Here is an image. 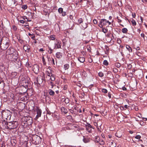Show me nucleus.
Segmentation results:
<instances>
[{
	"mask_svg": "<svg viewBox=\"0 0 147 147\" xmlns=\"http://www.w3.org/2000/svg\"><path fill=\"white\" fill-rule=\"evenodd\" d=\"M107 25V20L105 19L100 20L99 23V26L101 28H102L103 26H106Z\"/></svg>",
	"mask_w": 147,
	"mask_h": 147,
	"instance_id": "nucleus-7",
	"label": "nucleus"
},
{
	"mask_svg": "<svg viewBox=\"0 0 147 147\" xmlns=\"http://www.w3.org/2000/svg\"><path fill=\"white\" fill-rule=\"evenodd\" d=\"M18 41L19 42H20L21 44H24V41L22 39H20V38L19 39Z\"/></svg>",
	"mask_w": 147,
	"mask_h": 147,
	"instance_id": "nucleus-42",
	"label": "nucleus"
},
{
	"mask_svg": "<svg viewBox=\"0 0 147 147\" xmlns=\"http://www.w3.org/2000/svg\"><path fill=\"white\" fill-rule=\"evenodd\" d=\"M108 96L109 98H111V94L109 92L108 93Z\"/></svg>",
	"mask_w": 147,
	"mask_h": 147,
	"instance_id": "nucleus-56",
	"label": "nucleus"
},
{
	"mask_svg": "<svg viewBox=\"0 0 147 147\" xmlns=\"http://www.w3.org/2000/svg\"><path fill=\"white\" fill-rule=\"evenodd\" d=\"M115 66L116 67L119 68L121 66V64L119 63H116L115 64Z\"/></svg>",
	"mask_w": 147,
	"mask_h": 147,
	"instance_id": "nucleus-35",
	"label": "nucleus"
},
{
	"mask_svg": "<svg viewBox=\"0 0 147 147\" xmlns=\"http://www.w3.org/2000/svg\"><path fill=\"white\" fill-rule=\"evenodd\" d=\"M113 71H115V72H117V69L116 68H114L113 69Z\"/></svg>",
	"mask_w": 147,
	"mask_h": 147,
	"instance_id": "nucleus-61",
	"label": "nucleus"
},
{
	"mask_svg": "<svg viewBox=\"0 0 147 147\" xmlns=\"http://www.w3.org/2000/svg\"><path fill=\"white\" fill-rule=\"evenodd\" d=\"M36 81L34 82V83L38 84H40L42 83L43 82V78L41 76H38L36 78Z\"/></svg>",
	"mask_w": 147,
	"mask_h": 147,
	"instance_id": "nucleus-6",
	"label": "nucleus"
},
{
	"mask_svg": "<svg viewBox=\"0 0 147 147\" xmlns=\"http://www.w3.org/2000/svg\"><path fill=\"white\" fill-rule=\"evenodd\" d=\"M93 22L94 24H96L97 23V21L96 19H94L93 20Z\"/></svg>",
	"mask_w": 147,
	"mask_h": 147,
	"instance_id": "nucleus-46",
	"label": "nucleus"
},
{
	"mask_svg": "<svg viewBox=\"0 0 147 147\" xmlns=\"http://www.w3.org/2000/svg\"><path fill=\"white\" fill-rule=\"evenodd\" d=\"M46 74L48 76H50L51 74V71L50 70H49V71L48 70H47L46 71Z\"/></svg>",
	"mask_w": 147,
	"mask_h": 147,
	"instance_id": "nucleus-24",
	"label": "nucleus"
},
{
	"mask_svg": "<svg viewBox=\"0 0 147 147\" xmlns=\"http://www.w3.org/2000/svg\"><path fill=\"white\" fill-rule=\"evenodd\" d=\"M49 84L51 86V88H53L54 86V85H53V82H52V81L50 82H49Z\"/></svg>",
	"mask_w": 147,
	"mask_h": 147,
	"instance_id": "nucleus-40",
	"label": "nucleus"
},
{
	"mask_svg": "<svg viewBox=\"0 0 147 147\" xmlns=\"http://www.w3.org/2000/svg\"><path fill=\"white\" fill-rule=\"evenodd\" d=\"M109 145L111 147H115L116 146V143L113 141L109 143Z\"/></svg>",
	"mask_w": 147,
	"mask_h": 147,
	"instance_id": "nucleus-17",
	"label": "nucleus"
},
{
	"mask_svg": "<svg viewBox=\"0 0 147 147\" xmlns=\"http://www.w3.org/2000/svg\"><path fill=\"white\" fill-rule=\"evenodd\" d=\"M56 57L58 59L61 58L62 57L61 53L60 52H57L56 54Z\"/></svg>",
	"mask_w": 147,
	"mask_h": 147,
	"instance_id": "nucleus-18",
	"label": "nucleus"
},
{
	"mask_svg": "<svg viewBox=\"0 0 147 147\" xmlns=\"http://www.w3.org/2000/svg\"><path fill=\"white\" fill-rule=\"evenodd\" d=\"M17 51L15 49L13 48H10L6 52V55L7 56H9L13 54L14 53L16 52Z\"/></svg>",
	"mask_w": 147,
	"mask_h": 147,
	"instance_id": "nucleus-4",
	"label": "nucleus"
},
{
	"mask_svg": "<svg viewBox=\"0 0 147 147\" xmlns=\"http://www.w3.org/2000/svg\"><path fill=\"white\" fill-rule=\"evenodd\" d=\"M124 107L125 109H127L129 107V106L127 105H125Z\"/></svg>",
	"mask_w": 147,
	"mask_h": 147,
	"instance_id": "nucleus-55",
	"label": "nucleus"
},
{
	"mask_svg": "<svg viewBox=\"0 0 147 147\" xmlns=\"http://www.w3.org/2000/svg\"><path fill=\"white\" fill-rule=\"evenodd\" d=\"M64 67L65 70L67 69L69 67V65L68 64H66L64 65Z\"/></svg>",
	"mask_w": 147,
	"mask_h": 147,
	"instance_id": "nucleus-26",
	"label": "nucleus"
},
{
	"mask_svg": "<svg viewBox=\"0 0 147 147\" xmlns=\"http://www.w3.org/2000/svg\"><path fill=\"white\" fill-rule=\"evenodd\" d=\"M98 142L99 143V144L101 145H103L105 144V142L103 140H100L99 142L98 141Z\"/></svg>",
	"mask_w": 147,
	"mask_h": 147,
	"instance_id": "nucleus-34",
	"label": "nucleus"
},
{
	"mask_svg": "<svg viewBox=\"0 0 147 147\" xmlns=\"http://www.w3.org/2000/svg\"><path fill=\"white\" fill-rule=\"evenodd\" d=\"M102 92L104 93H107L108 92L107 90L105 88H102Z\"/></svg>",
	"mask_w": 147,
	"mask_h": 147,
	"instance_id": "nucleus-36",
	"label": "nucleus"
},
{
	"mask_svg": "<svg viewBox=\"0 0 147 147\" xmlns=\"http://www.w3.org/2000/svg\"><path fill=\"white\" fill-rule=\"evenodd\" d=\"M58 12L60 14L62 13L63 12V9L61 7L59 8L58 9Z\"/></svg>",
	"mask_w": 147,
	"mask_h": 147,
	"instance_id": "nucleus-25",
	"label": "nucleus"
},
{
	"mask_svg": "<svg viewBox=\"0 0 147 147\" xmlns=\"http://www.w3.org/2000/svg\"><path fill=\"white\" fill-rule=\"evenodd\" d=\"M50 76H51V77L50 78V80L52 81H54L55 79V78L54 76L53 75H51Z\"/></svg>",
	"mask_w": 147,
	"mask_h": 147,
	"instance_id": "nucleus-33",
	"label": "nucleus"
},
{
	"mask_svg": "<svg viewBox=\"0 0 147 147\" xmlns=\"http://www.w3.org/2000/svg\"><path fill=\"white\" fill-rule=\"evenodd\" d=\"M21 83L23 84V85H27L28 81L25 78H23L21 80Z\"/></svg>",
	"mask_w": 147,
	"mask_h": 147,
	"instance_id": "nucleus-12",
	"label": "nucleus"
},
{
	"mask_svg": "<svg viewBox=\"0 0 147 147\" xmlns=\"http://www.w3.org/2000/svg\"><path fill=\"white\" fill-rule=\"evenodd\" d=\"M29 48H28V46L24 45L23 47V49L25 51H26L27 50L29 49Z\"/></svg>",
	"mask_w": 147,
	"mask_h": 147,
	"instance_id": "nucleus-27",
	"label": "nucleus"
},
{
	"mask_svg": "<svg viewBox=\"0 0 147 147\" xmlns=\"http://www.w3.org/2000/svg\"><path fill=\"white\" fill-rule=\"evenodd\" d=\"M86 130L88 132L90 133L92 132V127L90 124H88L87 125H86Z\"/></svg>",
	"mask_w": 147,
	"mask_h": 147,
	"instance_id": "nucleus-11",
	"label": "nucleus"
},
{
	"mask_svg": "<svg viewBox=\"0 0 147 147\" xmlns=\"http://www.w3.org/2000/svg\"><path fill=\"white\" fill-rule=\"evenodd\" d=\"M141 37H142L143 38H144V36H145V35L143 33H142L141 34Z\"/></svg>",
	"mask_w": 147,
	"mask_h": 147,
	"instance_id": "nucleus-57",
	"label": "nucleus"
},
{
	"mask_svg": "<svg viewBox=\"0 0 147 147\" xmlns=\"http://www.w3.org/2000/svg\"><path fill=\"white\" fill-rule=\"evenodd\" d=\"M61 15L63 16H65L66 15V12L65 11H63L61 13Z\"/></svg>",
	"mask_w": 147,
	"mask_h": 147,
	"instance_id": "nucleus-43",
	"label": "nucleus"
},
{
	"mask_svg": "<svg viewBox=\"0 0 147 147\" xmlns=\"http://www.w3.org/2000/svg\"><path fill=\"white\" fill-rule=\"evenodd\" d=\"M132 16L133 17L135 18L136 16V14L135 13H132Z\"/></svg>",
	"mask_w": 147,
	"mask_h": 147,
	"instance_id": "nucleus-58",
	"label": "nucleus"
},
{
	"mask_svg": "<svg viewBox=\"0 0 147 147\" xmlns=\"http://www.w3.org/2000/svg\"><path fill=\"white\" fill-rule=\"evenodd\" d=\"M128 67L129 68H131L132 67V65L130 64H129L128 65Z\"/></svg>",
	"mask_w": 147,
	"mask_h": 147,
	"instance_id": "nucleus-64",
	"label": "nucleus"
},
{
	"mask_svg": "<svg viewBox=\"0 0 147 147\" xmlns=\"http://www.w3.org/2000/svg\"><path fill=\"white\" fill-rule=\"evenodd\" d=\"M126 47L127 50L129 51V52H132V50L130 47L129 45H126Z\"/></svg>",
	"mask_w": 147,
	"mask_h": 147,
	"instance_id": "nucleus-21",
	"label": "nucleus"
},
{
	"mask_svg": "<svg viewBox=\"0 0 147 147\" xmlns=\"http://www.w3.org/2000/svg\"><path fill=\"white\" fill-rule=\"evenodd\" d=\"M67 86L66 85H65L63 87V89L64 90H65L67 89Z\"/></svg>",
	"mask_w": 147,
	"mask_h": 147,
	"instance_id": "nucleus-53",
	"label": "nucleus"
},
{
	"mask_svg": "<svg viewBox=\"0 0 147 147\" xmlns=\"http://www.w3.org/2000/svg\"><path fill=\"white\" fill-rule=\"evenodd\" d=\"M9 113V111L8 110H7L5 111H3L2 113V117L4 118L7 119L8 117Z\"/></svg>",
	"mask_w": 147,
	"mask_h": 147,
	"instance_id": "nucleus-10",
	"label": "nucleus"
},
{
	"mask_svg": "<svg viewBox=\"0 0 147 147\" xmlns=\"http://www.w3.org/2000/svg\"><path fill=\"white\" fill-rule=\"evenodd\" d=\"M51 59V61L50 62V65H55V63L54 59L53 58H52Z\"/></svg>",
	"mask_w": 147,
	"mask_h": 147,
	"instance_id": "nucleus-28",
	"label": "nucleus"
},
{
	"mask_svg": "<svg viewBox=\"0 0 147 147\" xmlns=\"http://www.w3.org/2000/svg\"><path fill=\"white\" fill-rule=\"evenodd\" d=\"M69 18L70 19L72 20L73 18V16L72 15H70L69 16Z\"/></svg>",
	"mask_w": 147,
	"mask_h": 147,
	"instance_id": "nucleus-60",
	"label": "nucleus"
},
{
	"mask_svg": "<svg viewBox=\"0 0 147 147\" xmlns=\"http://www.w3.org/2000/svg\"><path fill=\"white\" fill-rule=\"evenodd\" d=\"M108 31V30L107 29H106L104 28H102V31L104 33H107V32Z\"/></svg>",
	"mask_w": 147,
	"mask_h": 147,
	"instance_id": "nucleus-31",
	"label": "nucleus"
},
{
	"mask_svg": "<svg viewBox=\"0 0 147 147\" xmlns=\"http://www.w3.org/2000/svg\"><path fill=\"white\" fill-rule=\"evenodd\" d=\"M51 113L50 111H47V114H49V115H51Z\"/></svg>",
	"mask_w": 147,
	"mask_h": 147,
	"instance_id": "nucleus-63",
	"label": "nucleus"
},
{
	"mask_svg": "<svg viewBox=\"0 0 147 147\" xmlns=\"http://www.w3.org/2000/svg\"><path fill=\"white\" fill-rule=\"evenodd\" d=\"M130 21L131 22L133 26H135L136 25V23L135 20L133 19H131V20Z\"/></svg>",
	"mask_w": 147,
	"mask_h": 147,
	"instance_id": "nucleus-20",
	"label": "nucleus"
},
{
	"mask_svg": "<svg viewBox=\"0 0 147 147\" xmlns=\"http://www.w3.org/2000/svg\"><path fill=\"white\" fill-rule=\"evenodd\" d=\"M98 75L100 77H102L104 76V74L102 72H100L98 73Z\"/></svg>",
	"mask_w": 147,
	"mask_h": 147,
	"instance_id": "nucleus-38",
	"label": "nucleus"
},
{
	"mask_svg": "<svg viewBox=\"0 0 147 147\" xmlns=\"http://www.w3.org/2000/svg\"><path fill=\"white\" fill-rule=\"evenodd\" d=\"M47 59L48 60V61H49V63L50 64V62L51 61L52 59H51L50 57H48Z\"/></svg>",
	"mask_w": 147,
	"mask_h": 147,
	"instance_id": "nucleus-48",
	"label": "nucleus"
},
{
	"mask_svg": "<svg viewBox=\"0 0 147 147\" xmlns=\"http://www.w3.org/2000/svg\"><path fill=\"white\" fill-rule=\"evenodd\" d=\"M30 140H32V143L35 145L38 144L41 141L40 138L36 135H32Z\"/></svg>",
	"mask_w": 147,
	"mask_h": 147,
	"instance_id": "nucleus-2",
	"label": "nucleus"
},
{
	"mask_svg": "<svg viewBox=\"0 0 147 147\" xmlns=\"http://www.w3.org/2000/svg\"><path fill=\"white\" fill-rule=\"evenodd\" d=\"M94 123V125H95V126H96L97 127V129L99 130V128L98 127V123L95 122Z\"/></svg>",
	"mask_w": 147,
	"mask_h": 147,
	"instance_id": "nucleus-45",
	"label": "nucleus"
},
{
	"mask_svg": "<svg viewBox=\"0 0 147 147\" xmlns=\"http://www.w3.org/2000/svg\"><path fill=\"white\" fill-rule=\"evenodd\" d=\"M42 62L44 65H46V62L45 61V59L43 56L42 57Z\"/></svg>",
	"mask_w": 147,
	"mask_h": 147,
	"instance_id": "nucleus-37",
	"label": "nucleus"
},
{
	"mask_svg": "<svg viewBox=\"0 0 147 147\" xmlns=\"http://www.w3.org/2000/svg\"><path fill=\"white\" fill-rule=\"evenodd\" d=\"M37 115L34 118L36 120H37L39 117H40L41 115L42 111L38 108H37L36 109Z\"/></svg>",
	"mask_w": 147,
	"mask_h": 147,
	"instance_id": "nucleus-9",
	"label": "nucleus"
},
{
	"mask_svg": "<svg viewBox=\"0 0 147 147\" xmlns=\"http://www.w3.org/2000/svg\"><path fill=\"white\" fill-rule=\"evenodd\" d=\"M110 35H111V33H109L107 34V35H106V36L108 38H109L110 36Z\"/></svg>",
	"mask_w": 147,
	"mask_h": 147,
	"instance_id": "nucleus-54",
	"label": "nucleus"
},
{
	"mask_svg": "<svg viewBox=\"0 0 147 147\" xmlns=\"http://www.w3.org/2000/svg\"><path fill=\"white\" fill-rule=\"evenodd\" d=\"M61 110L62 112H63L64 113L66 114L67 112V110L65 107H61Z\"/></svg>",
	"mask_w": 147,
	"mask_h": 147,
	"instance_id": "nucleus-16",
	"label": "nucleus"
},
{
	"mask_svg": "<svg viewBox=\"0 0 147 147\" xmlns=\"http://www.w3.org/2000/svg\"><path fill=\"white\" fill-rule=\"evenodd\" d=\"M49 92L50 95L53 96L55 94V92L51 89L49 90Z\"/></svg>",
	"mask_w": 147,
	"mask_h": 147,
	"instance_id": "nucleus-19",
	"label": "nucleus"
},
{
	"mask_svg": "<svg viewBox=\"0 0 147 147\" xmlns=\"http://www.w3.org/2000/svg\"><path fill=\"white\" fill-rule=\"evenodd\" d=\"M22 24H24L25 22L24 21V20H21L19 21Z\"/></svg>",
	"mask_w": 147,
	"mask_h": 147,
	"instance_id": "nucleus-52",
	"label": "nucleus"
},
{
	"mask_svg": "<svg viewBox=\"0 0 147 147\" xmlns=\"http://www.w3.org/2000/svg\"><path fill=\"white\" fill-rule=\"evenodd\" d=\"M3 125V128L4 129H12L16 128L18 126V123L16 121H13L8 123L4 121L2 123Z\"/></svg>",
	"mask_w": 147,
	"mask_h": 147,
	"instance_id": "nucleus-1",
	"label": "nucleus"
},
{
	"mask_svg": "<svg viewBox=\"0 0 147 147\" xmlns=\"http://www.w3.org/2000/svg\"><path fill=\"white\" fill-rule=\"evenodd\" d=\"M22 8L24 9H25L27 8V6L26 5H23L22 6Z\"/></svg>",
	"mask_w": 147,
	"mask_h": 147,
	"instance_id": "nucleus-41",
	"label": "nucleus"
},
{
	"mask_svg": "<svg viewBox=\"0 0 147 147\" xmlns=\"http://www.w3.org/2000/svg\"><path fill=\"white\" fill-rule=\"evenodd\" d=\"M55 49H57L61 48V41L59 40H57V41L54 44Z\"/></svg>",
	"mask_w": 147,
	"mask_h": 147,
	"instance_id": "nucleus-5",
	"label": "nucleus"
},
{
	"mask_svg": "<svg viewBox=\"0 0 147 147\" xmlns=\"http://www.w3.org/2000/svg\"><path fill=\"white\" fill-rule=\"evenodd\" d=\"M50 39L52 40H55L56 38L55 36L54 35H52L51 36H50Z\"/></svg>",
	"mask_w": 147,
	"mask_h": 147,
	"instance_id": "nucleus-30",
	"label": "nucleus"
},
{
	"mask_svg": "<svg viewBox=\"0 0 147 147\" xmlns=\"http://www.w3.org/2000/svg\"><path fill=\"white\" fill-rule=\"evenodd\" d=\"M78 60L80 62L83 63L85 61V58L83 57H80L78 58Z\"/></svg>",
	"mask_w": 147,
	"mask_h": 147,
	"instance_id": "nucleus-14",
	"label": "nucleus"
},
{
	"mask_svg": "<svg viewBox=\"0 0 147 147\" xmlns=\"http://www.w3.org/2000/svg\"><path fill=\"white\" fill-rule=\"evenodd\" d=\"M18 57V54L17 51L11 55L8 56L9 59L15 62L17 61Z\"/></svg>",
	"mask_w": 147,
	"mask_h": 147,
	"instance_id": "nucleus-3",
	"label": "nucleus"
},
{
	"mask_svg": "<svg viewBox=\"0 0 147 147\" xmlns=\"http://www.w3.org/2000/svg\"><path fill=\"white\" fill-rule=\"evenodd\" d=\"M71 65L72 66H74V64L73 62L71 61Z\"/></svg>",
	"mask_w": 147,
	"mask_h": 147,
	"instance_id": "nucleus-59",
	"label": "nucleus"
},
{
	"mask_svg": "<svg viewBox=\"0 0 147 147\" xmlns=\"http://www.w3.org/2000/svg\"><path fill=\"white\" fill-rule=\"evenodd\" d=\"M53 51V50L52 49L51 47H49L48 52L50 54H51Z\"/></svg>",
	"mask_w": 147,
	"mask_h": 147,
	"instance_id": "nucleus-32",
	"label": "nucleus"
},
{
	"mask_svg": "<svg viewBox=\"0 0 147 147\" xmlns=\"http://www.w3.org/2000/svg\"><path fill=\"white\" fill-rule=\"evenodd\" d=\"M105 48L106 49V50L107 51H108L109 50V48H108V47L107 46H106L105 47Z\"/></svg>",
	"mask_w": 147,
	"mask_h": 147,
	"instance_id": "nucleus-62",
	"label": "nucleus"
},
{
	"mask_svg": "<svg viewBox=\"0 0 147 147\" xmlns=\"http://www.w3.org/2000/svg\"><path fill=\"white\" fill-rule=\"evenodd\" d=\"M117 19L118 20V22L119 23V22H121V20L119 19V17L117 16Z\"/></svg>",
	"mask_w": 147,
	"mask_h": 147,
	"instance_id": "nucleus-51",
	"label": "nucleus"
},
{
	"mask_svg": "<svg viewBox=\"0 0 147 147\" xmlns=\"http://www.w3.org/2000/svg\"><path fill=\"white\" fill-rule=\"evenodd\" d=\"M90 139L88 137H84V138L83 139V142L85 143H87L90 142Z\"/></svg>",
	"mask_w": 147,
	"mask_h": 147,
	"instance_id": "nucleus-13",
	"label": "nucleus"
},
{
	"mask_svg": "<svg viewBox=\"0 0 147 147\" xmlns=\"http://www.w3.org/2000/svg\"><path fill=\"white\" fill-rule=\"evenodd\" d=\"M25 118L26 119V122H28V121H30V123H32V119L31 118L29 117H25Z\"/></svg>",
	"mask_w": 147,
	"mask_h": 147,
	"instance_id": "nucleus-22",
	"label": "nucleus"
},
{
	"mask_svg": "<svg viewBox=\"0 0 147 147\" xmlns=\"http://www.w3.org/2000/svg\"><path fill=\"white\" fill-rule=\"evenodd\" d=\"M83 22V20L82 18H80L78 20V22L79 24H81Z\"/></svg>",
	"mask_w": 147,
	"mask_h": 147,
	"instance_id": "nucleus-39",
	"label": "nucleus"
},
{
	"mask_svg": "<svg viewBox=\"0 0 147 147\" xmlns=\"http://www.w3.org/2000/svg\"><path fill=\"white\" fill-rule=\"evenodd\" d=\"M5 47L4 48L3 47L1 48V49L3 50H4L5 49H6L9 47V42L7 41L5 43Z\"/></svg>",
	"mask_w": 147,
	"mask_h": 147,
	"instance_id": "nucleus-15",
	"label": "nucleus"
},
{
	"mask_svg": "<svg viewBox=\"0 0 147 147\" xmlns=\"http://www.w3.org/2000/svg\"><path fill=\"white\" fill-rule=\"evenodd\" d=\"M118 133H117L116 134H115L116 136L118 138H120L121 136V135H118Z\"/></svg>",
	"mask_w": 147,
	"mask_h": 147,
	"instance_id": "nucleus-49",
	"label": "nucleus"
},
{
	"mask_svg": "<svg viewBox=\"0 0 147 147\" xmlns=\"http://www.w3.org/2000/svg\"><path fill=\"white\" fill-rule=\"evenodd\" d=\"M32 69L35 74H38L39 72V66L36 64H34L32 67Z\"/></svg>",
	"mask_w": 147,
	"mask_h": 147,
	"instance_id": "nucleus-8",
	"label": "nucleus"
},
{
	"mask_svg": "<svg viewBox=\"0 0 147 147\" xmlns=\"http://www.w3.org/2000/svg\"><path fill=\"white\" fill-rule=\"evenodd\" d=\"M128 31L127 29L126 28H124L122 30V32L123 33H126Z\"/></svg>",
	"mask_w": 147,
	"mask_h": 147,
	"instance_id": "nucleus-23",
	"label": "nucleus"
},
{
	"mask_svg": "<svg viewBox=\"0 0 147 147\" xmlns=\"http://www.w3.org/2000/svg\"><path fill=\"white\" fill-rule=\"evenodd\" d=\"M103 64L105 66H107L109 65V63L107 60H105L103 61Z\"/></svg>",
	"mask_w": 147,
	"mask_h": 147,
	"instance_id": "nucleus-29",
	"label": "nucleus"
},
{
	"mask_svg": "<svg viewBox=\"0 0 147 147\" xmlns=\"http://www.w3.org/2000/svg\"><path fill=\"white\" fill-rule=\"evenodd\" d=\"M120 109L122 110H125V109H124V107L123 106H120Z\"/></svg>",
	"mask_w": 147,
	"mask_h": 147,
	"instance_id": "nucleus-47",
	"label": "nucleus"
},
{
	"mask_svg": "<svg viewBox=\"0 0 147 147\" xmlns=\"http://www.w3.org/2000/svg\"><path fill=\"white\" fill-rule=\"evenodd\" d=\"M141 138V137L140 135H137L136 136H135V138L136 139H140Z\"/></svg>",
	"mask_w": 147,
	"mask_h": 147,
	"instance_id": "nucleus-44",
	"label": "nucleus"
},
{
	"mask_svg": "<svg viewBox=\"0 0 147 147\" xmlns=\"http://www.w3.org/2000/svg\"><path fill=\"white\" fill-rule=\"evenodd\" d=\"M134 109L136 111H138V108L137 106H135L134 107Z\"/></svg>",
	"mask_w": 147,
	"mask_h": 147,
	"instance_id": "nucleus-50",
	"label": "nucleus"
}]
</instances>
